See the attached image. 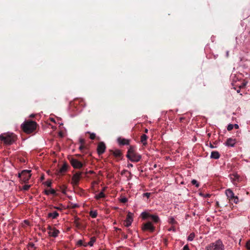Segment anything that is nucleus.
I'll return each mask as SVG.
<instances>
[{"mask_svg": "<svg viewBox=\"0 0 250 250\" xmlns=\"http://www.w3.org/2000/svg\"><path fill=\"white\" fill-rule=\"evenodd\" d=\"M0 140L6 145H11L17 140V136L13 133L0 135Z\"/></svg>", "mask_w": 250, "mask_h": 250, "instance_id": "f257e3e1", "label": "nucleus"}, {"mask_svg": "<svg viewBox=\"0 0 250 250\" xmlns=\"http://www.w3.org/2000/svg\"><path fill=\"white\" fill-rule=\"evenodd\" d=\"M37 126V124L36 122L33 121H28L25 122L21 125V128L25 133L27 134H30L36 130Z\"/></svg>", "mask_w": 250, "mask_h": 250, "instance_id": "f03ea898", "label": "nucleus"}, {"mask_svg": "<svg viewBox=\"0 0 250 250\" xmlns=\"http://www.w3.org/2000/svg\"><path fill=\"white\" fill-rule=\"evenodd\" d=\"M126 157L133 162H139L142 158L140 154L136 153L134 146H129L127 152Z\"/></svg>", "mask_w": 250, "mask_h": 250, "instance_id": "7ed1b4c3", "label": "nucleus"}, {"mask_svg": "<svg viewBox=\"0 0 250 250\" xmlns=\"http://www.w3.org/2000/svg\"><path fill=\"white\" fill-rule=\"evenodd\" d=\"M207 250H224V246L222 242L218 240L214 243H211L207 247Z\"/></svg>", "mask_w": 250, "mask_h": 250, "instance_id": "20e7f679", "label": "nucleus"}, {"mask_svg": "<svg viewBox=\"0 0 250 250\" xmlns=\"http://www.w3.org/2000/svg\"><path fill=\"white\" fill-rule=\"evenodd\" d=\"M72 166L76 169H80L83 167V164L77 159L71 158H68Z\"/></svg>", "mask_w": 250, "mask_h": 250, "instance_id": "39448f33", "label": "nucleus"}, {"mask_svg": "<svg viewBox=\"0 0 250 250\" xmlns=\"http://www.w3.org/2000/svg\"><path fill=\"white\" fill-rule=\"evenodd\" d=\"M30 170H23L22 173L23 175L21 179V182L23 183H27L30 179L31 174Z\"/></svg>", "mask_w": 250, "mask_h": 250, "instance_id": "423d86ee", "label": "nucleus"}, {"mask_svg": "<svg viewBox=\"0 0 250 250\" xmlns=\"http://www.w3.org/2000/svg\"><path fill=\"white\" fill-rule=\"evenodd\" d=\"M83 173V172H77L73 175L71 183L73 185H77L78 184L80 177Z\"/></svg>", "mask_w": 250, "mask_h": 250, "instance_id": "0eeeda50", "label": "nucleus"}, {"mask_svg": "<svg viewBox=\"0 0 250 250\" xmlns=\"http://www.w3.org/2000/svg\"><path fill=\"white\" fill-rule=\"evenodd\" d=\"M133 214L130 212H128L127 215L126 219L125 221V226L128 227L131 226L132 222H133Z\"/></svg>", "mask_w": 250, "mask_h": 250, "instance_id": "6e6552de", "label": "nucleus"}, {"mask_svg": "<svg viewBox=\"0 0 250 250\" xmlns=\"http://www.w3.org/2000/svg\"><path fill=\"white\" fill-rule=\"evenodd\" d=\"M105 148L106 146L104 142H101L99 143L97 149V151L98 155H100L103 154L105 150Z\"/></svg>", "mask_w": 250, "mask_h": 250, "instance_id": "1a4fd4ad", "label": "nucleus"}, {"mask_svg": "<svg viewBox=\"0 0 250 250\" xmlns=\"http://www.w3.org/2000/svg\"><path fill=\"white\" fill-rule=\"evenodd\" d=\"M142 229L144 231L149 230V231L152 232L155 230V227L153 226L151 222H148L146 224H144L143 226L142 227Z\"/></svg>", "mask_w": 250, "mask_h": 250, "instance_id": "9d476101", "label": "nucleus"}, {"mask_svg": "<svg viewBox=\"0 0 250 250\" xmlns=\"http://www.w3.org/2000/svg\"><path fill=\"white\" fill-rule=\"evenodd\" d=\"M68 165L66 162H64L62 166V167L57 171L56 174L57 175H60L61 174H63L66 172L67 170Z\"/></svg>", "mask_w": 250, "mask_h": 250, "instance_id": "9b49d317", "label": "nucleus"}, {"mask_svg": "<svg viewBox=\"0 0 250 250\" xmlns=\"http://www.w3.org/2000/svg\"><path fill=\"white\" fill-rule=\"evenodd\" d=\"M117 141L120 145H129L130 142L129 140L122 138L121 137L118 138Z\"/></svg>", "mask_w": 250, "mask_h": 250, "instance_id": "f8f14e48", "label": "nucleus"}, {"mask_svg": "<svg viewBox=\"0 0 250 250\" xmlns=\"http://www.w3.org/2000/svg\"><path fill=\"white\" fill-rule=\"evenodd\" d=\"M236 140L233 139L232 138H229L227 139L225 144L226 146H231L233 147L234 146L235 144H236Z\"/></svg>", "mask_w": 250, "mask_h": 250, "instance_id": "ddd939ff", "label": "nucleus"}, {"mask_svg": "<svg viewBox=\"0 0 250 250\" xmlns=\"http://www.w3.org/2000/svg\"><path fill=\"white\" fill-rule=\"evenodd\" d=\"M59 233V230L57 229L56 228H53L52 231H49L48 232V234L49 236L53 237H56Z\"/></svg>", "mask_w": 250, "mask_h": 250, "instance_id": "4468645a", "label": "nucleus"}, {"mask_svg": "<svg viewBox=\"0 0 250 250\" xmlns=\"http://www.w3.org/2000/svg\"><path fill=\"white\" fill-rule=\"evenodd\" d=\"M226 194L229 200L232 199V198H234V196L233 191L230 189H228L226 190Z\"/></svg>", "mask_w": 250, "mask_h": 250, "instance_id": "2eb2a0df", "label": "nucleus"}, {"mask_svg": "<svg viewBox=\"0 0 250 250\" xmlns=\"http://www.w3.org/2000/svg\"><path fill=\"white\" fill-rule=\"evenodd\" d=\"M112 152L113 155L117 158V157H122V153L121 151L119 149H116L115 150H110Z\"/></svg>", "mask_w": 250, "mask_h": 250, "instance_id": "dca6fc26", "label": "nucleus"}, {"mask_svg": "<svg viewBox=\"0 0 250 250\" xmlns=\"http://www.w3.org/2000/svg\"><path fill=\"white\" fill-rule=\"evenodd\" d=\"M220 155L218 151H212L211 153L210 158L214 159H218L219 158Z\"/></svg>", "mask_w": 250, "mask_h": 250, "instance_id": "f3484780", "label": "nucleus"}, {"mask_svg": "<svg viewBox=\"0 0 250 250\" xmlns=\"http://www.w3.org/2000/svg\"><path fill=\"white\" fill-rule=\"evenodd\" d=\"M59 216V213L56 211H54L53 212H50L48 214V217H51L53 219L56 218Z\"/></svg>", "mask_w": 250, "mask_h": 250, "instance_id": "a211bd4d", "label": "nucleus"}, {"mask_svg": "<svg viewBox=\"0 0 250 250\" xmlns=\"http://www.w3.org/2000/svg\"><path fill=\"white\" fill-rule=\"evenodd\" d=\"M147 139V136L146 134H143L141 136V142L142 143L143 145L145 146L147 144V143H146Z\"/></svg>", "mask_w": 250, "mask_h": 250, "instance_id": "6ab92c4d", "label": "nucleus"}, {"mask_svg": "<svg viewBox=\"0 0 250 250\" xmlns=\"http://www.w3.org/2000/svg\"><path fill=\"white\" fill-rule=\"evenodd\" d=\"M149 217L155 222L157 223L159 221V218L158 216L156 215L150 214Z\"/></svg>", "mask_w": 250, "mask_h": 250, "instance_id": "aec40b11", "label": "nucleus"}, {"mask_svg": "<svg viewBox=\"0 0 250 250\" xmlns=\"http://www.w3.org/2000/svg\"><path fill=\"white\" fill-rule=\"evenodd\" d=\"M44 193L46 195H48L50 194L55 195L56 194V191L54 189H51L50 190H45Z\"/></svg>", "mask_w": 250, "mask_h": 250, "instance_id": "412c9836", "label": "nucleus"}, {"mask_svg": "<svg viewBox=\"0 0 250 250\" xmlns=\"http://www.w3.org/2000/svg\"><path fill=\"white\" fill-rule=\"evenodd\" d=\"M105 196L104 193L103 192V191H101L99 194L96 195L95 196V198L97 200L100 199L102 198H104Z\"/></svg>", "mask_w": 250, "mask_h": 250, "instance_id": "4be33fe9", "label": "nucleus"}, {"mask_svg": "<svg viewBox=\"0 0 250 250\" xmlns=\"http://www.w3.org/2000/svg\"><path fill=\"white\" fill-rule=\"evenodd\" d=\"M95 241H96L95 237H92L90 238V241L88 242V244H87V245L91 247L93 245V244L95 242Z\"/></svg>", "mask_w": 250, "mask_h": 250, "instance_id": "5701e85b", "label": "nucleus"}, {"mask_svg": "<svg viewBox=\"0 0 250 250\" xmlns=\"http://www.w3.org/2000/svg\"><path fill=\"white\" fill-rule=\"evenodd\" d=\"M195 237V233L194 232L191 233L188 237V240L191 241Z\"/></svg>", "mask_w": 250, "mask_h": 250, "instance_id": "b1692460", "label": "nucleus"}, {"mask_svg": "<svg viewBox=\"0 0 250 250\" xmlns=\"http://www.w3.org/2000/svg\"><path fill=\"white\" fill-rule=\"evenodd\" d=\"M150 214L148 213H146V212H143L142 213V218L143 219H147L148 217L150 216Z\"/></svg>", "mask_w": 250, "mask_h": 250, "instance_id": "393cba45", "label": "nucleus"}, {"mask_svg": "<svg viewBox=\"0 0 250 250\" xmlns=\"http://www.w3.org/2000/svg\"><path fill=\"white\" fill-rule=\"evenodd\" d=\"M168 222L170 224L172 225L177 224V222L173 217H170L169 218Z\"/></svg>", "mask_w": 250, "mask_h": 250, "instance_id": "a878e982", "label": "nucleus"}, {"mask_svg": "<svg viewBox=\"0 0 250 250\" xmlns=\"http://www.w3.org/2000/svg\"><path fill=\"white\" fill-rule=\"evenodd\" d=\"M90 215L92 218H96L97 216V213L96 211H91L90 212Z\"/></svg>", "mask_w": 250, "mask_h": 250, "instance_id": "bb28decb", "label": "nucleus"}, {"mask_svg": "<svg viewBox=\"0 0 250 250\" xmlns=\"http://www.w3.org/2000/svg\"><path fill=\"white\" fill-rule=\"evenodd\" d=\"M43 184L47 186L48 187H50L51 186L52 182L51 180H48L44 183H43Z\"/></svg>", "mask_w": 250, "mask_h": 250, "instance_id": "cd10ccee", "label": "nucleus"}, {"mask_svg": "<svg viewBox=\"0 0 250 250\" xmlns=\"http://www.w3.org/2000/svg\"><path fill=\"white\" fill-rule=\"evenodd\" d=\"M77 245L80 246L83 245L84 247H86L87 246V244H83V241L82 240H79L77 242Z\"/></svg>", "mask_w": 250, "mask_h": 250, "instance_id": "c85d7f7f", "label": "nucleus"}, {"mask_svg": "<svg viewBox=\"0 0 250 250\" xmlns=\"http://www.w3.org/2000/svg\"><path fill=\"white\" fill-rule=\"evenodd\" d=\"M191 183L193 184V185H195V186L196 187H198L199 186V183L197 182V181L195 180V179H193L191 181Z\"/></svg>", "mask_w": 250, "mask_h": 250, "instance_id": "c756f323", "label": "nucleus"}, {"mask_svg": "<svg viewBox=\"0 0 250 250\" xmlns=\"http://www.w3.org/2000/svg\"><path fill=\"white\" fill-rule=\"evenodd\" d=\"M233 201V202L235 204H237L238 202L239 199L237 196H234V198H232V199H231Z\"/></svg>", "mask_w": 250, "mask_h": 250, "instance_id": "7c9ffc66", "label": "nucleus"}, {"mask_svg": "<svg viewBox=\"0 0 250 250\" xmlns=\"http://www.w3.org/2000/svg\"><path fill=\"white\" fill-rule=\"evenodd\" d=\"M233 128V125L232 124H229L227 126V130L228 131L231 130Z\"/></svg>", "mask_w": 250, "mask_h": 250, "instance_id": "2f4dec72", "label": "nucleus"}, {"mask_svg": "<svg viewBox=\"0 0 250 250\" xmlns=\"http://www.w3.org/2000/svg\"><path fill=\"white\" fill-rule=\"evenodd\" d=\"M30 185H25L23 187L22 189L24 190H27L30 188Z\"/></svg>", "mask_w": 250, "mask_h": 250, "instance_id": "473e14b6", "label": "nucleus"}, {"mask_svg": "<svg viewBox=\"0 0 250 250\" xmlns=\"http://www.w3.org/2000/svg\"><path fill=\"white\" fill-rule=\"evenodd\" d=\"M127 201V199L125 197L122 198L120 199V202L123 203H125Z\"/></svg>", "mask_w": 250, "mask_h": 250, "instance_id": "72a5a7b5", "label": "nucleus"}, {"mask_svg": "<svg viewBox=\"0 0 250 250\" xmlns=\"http://www.w3.org/2000/svg\"><path fill=\"white\" fill-rule=\"evenodd\" d=\"M246 247L248 250H250V240L246 243Z\"/></svg>", "mask_w": 250, "mask_h": 250, "instance_id": "f704fd0d", "label": "nucleus"}, {"mask_svg": "<svg viewBox=\"0 0 250 250\" xmlns=\"http://www.w3.org/2000/svg\"><path fill=\"white\" fill-rule=\"evenodd\" d=\"M96 137V135H95V134L93 133H91L90 134V138L91 139V140H94Z\"/></svg>", "mask_w": 250, "mask_h": 250, "instance_id": "c9c22d12", "label": "nucleus"}, {"mask_svg": "<svg viewBox=\"0 0 250 250\" xmlns=\"http://www.w3.org/2000/svg\"><path fill=\"white\" fill-rule=\"evenodd\" d=\"M23 175L22 171L18 174V177L20 178L21 181L22 177Z\"/></svg>", "mask_w": 250, "mask_h": 250, "instance_id": "e433bc0d", "label": "nucleus"}, {"mask_svg": "<svg viewBox=\"0 0 250 250\" xmlns=\"http://www.w3.org/2000/svg\"><path fill=\"white\" fill-rule=\"evenodd\" d=\"M168 231H171V230H172L173 231H175L176 230V229H175V228L173 226L171 227V228H170L168 229Z\"/></svg>", "mask_w": 250, "mask_h": 250, "instance_id": "4c0bfd02", "label": "nucleus"}, {"mask_svg": "<svg viewBox=\"0 0 250 250\" xmlns=\"http://www.w3.org/2000/svg\"><path fill=\"white\" fill-rule=\"evenodd\" d=\"M79 142L81 144V145H83L84 143V140L82 138H80L79 139Z\"/></svg>", "mask_w": 250, "mask_h": 250, "instance_id": "58836bf2", "label": "nucleus"}, {"mask_svg": "<svg viewBox=\"0 0 250 250\" xmlns=\"http://www.w3.org/2000/svg\"><path fill=\"white\" fill-rule=\"evenodd\" d=\"M183 250H189V248L188 247V246L187 245H185L184 248H183Z\"/></svg>", "mask_w": 250, "mask_h": 250, "instance_id": "ea45409f", "label": "nucleus"}, {"mask_svg": "<svg viewBox=\"0 0 250 250\" xmlns=\"http://www.w3.org/2000/svg\"><path fill=\"white\" fill-rule=\"evenodd\" d=\"M150 193L146 192V193H144V196H146L147 198H148L150 196Z\"/></svg>", "mask_w": 250, "mask_h": 250, "instance_id": "a19ab883", "label": "nucleus"}, {"mask_svg": "<svg viewBox=\"0 0 250 250\" xmlns=\"http://www.w3.org/2000/svg\"><path fill=\"white\" fill-rule=\"evenodd\" d=\"M122 235L123 236L124 239H127V235L125 234L124 233H122Z\"/></svg>", "mask_w": 250, "mask_h": 250, "instance_id": "79ce46f5", "label": "nucleus"}, {"mask_svg": "<svg viewBox=\"0 0 250 250\" xmlns=\"http://www.w3.org/2000/svg\"><path fill=\"white\" fill-rule=\"evenodd\" d=\"M59 136H60L61 138H62L63 137V133L62 132V131H60L59 133Z\"/></svg>", "mask_w": 250, "mask_h": 250, "instance_id": "37998d69", "label": "nucleus"}, {"mask_svg": "<svg viewBox=\"0 0 250 250\" xmlns=\"http://www.w3.org/2000/svg\"><path fill=\"white\" fill-rule=\"evenodd\" d=\"M127 172V170H126L124 169V170H123V171H122V172H121V175H124V174L125 173V172Z\"/></svg>", "mask_w": 250, "mask_h": 250, "instance_id": "c03bdc74", "label": "nucleus"}, {"mask_svg": "<svg viewBox=\"0 0 250 250\" xmlns=\"http://www.w3.org/2000/svg\"><path fill=\"white\" fill-rule=\"evenodd\" d=\"M233 127H234L235 129L239 128V125L238 124H234L233 125Z\"/></svg>", "mask_w": 250, "mask_h": 250, "instance_id": "a18cd8bd", "label": "nucleus"}, {"mask_svg": "<svg viewBox=\"0 0 250 250\" xmlns=\"http://www.w3.org/2000/svg\"><path fill=\"white\" fill-rule=\"evenodd\" d=\"M29 246L31 247V248H34V246H35V245L33 243H31L29 244Z\"/></svg>", "mask_w": 250, "mask_h": 250, "instance_id": "49530a36", "label": "nucleus"}, {"mask_svg": "<svg viewBox=\"0 0 250 250\" xmlns=\"http://www.w3.org/2000/svg\"><path fill=\"white\" fill-rule=\"evenodd\" d=\"M84 148V146L83 145H81L79 147V149L82 150Z\"/></svg>", "mask_w": 250, "mask_h": 250, "instance_id": "de8ad7c7", "label": "nucleus"}, {"mask_svg": "<svg viewBox=\"0 0 250 250\" xmlns=\"http://www.w3.org/2000/svg\"><path fill=\"white\" fill-rule=\"evenodd\" d=\"M93 173V171H92V170H90L89 171H86L85 172V175L87 174V173Z\"/></svg>", "mask_w": 250, "mask_h": 250, "instance_id": "09e8293b", "label": "nucleus"}, {"mask_svg": "<svg viewBox=\"0 0 250 250\" xmlns=\"http://www.w3.org/2000/svg\"><path fill=\"white\" fill-rule=\"evenodd\" d=\"M133 167V165H132V164H130V163H129V164H128L127 165V167Z\"/></svg>", "mask_w": 250, "mask_h": 250, "instance_id": "8fccbe9b", "label": "nucleus"}, {"mask_svg": "<svg viewBox=\"0 0 250 250\" xmlns=\"http://www.w3.org/2000/svg\"><path fill=\"white\" fill-rule=\"evenodd\" d=\"M44 179V175H42L41 176V180L42 181V180H43Z\"/></svg>", "mask_w": 250, "mask_h": 250, "instance_id": "3c124183", "label": "nucleus"}, {"mask_svg": "<svg viewBox=\"0 0 250 250\" xmlns=\"http://www.w3.org/2000/svg\"><path fill=\"white\" fill-rule=\"evenodd\" d=\"M48 229L50 230V231H52V230L53 229L51 228V226H49L48 227Z\"/></svg>", "mask_w": 250, "mask_h": 250, "instance_id": "603ef678", "label": "nucleus"}, {"mask_svg": "<svg viewBox=\"0 0 250 250\" xmlns=\"http://www.w3.org/2000/svg\"><path fill=\"white\" fill-rule=\"evenodd\" d=\"M78 207V206L77 204H75V205H74L73 206V208H77V207Z\"/></svg>", "mask_w": 250, "mask_h": 250, "instance_id": "864d4df0", "label": "nucleus"}, {"mask_svg": "<svg viewBox=\"0 0 250 250\" xmlns=\"http://www.w3.org/2000/svg\"><path fill=\"white\" fill-rule=\"evenodd\" d=\"M145 133H147V132H148V129H146H146H145Z\"/></svg>", "mask_w": 250, "mask_h": 250, "instance_id": "5fc2aeb1", "label": "nucleus"}, {"mask_svg": "<svg viewBox=\"0 0 250 250\" xmlns=\"http://www.w3.org/2000/svg\"><path fill=\"white\" fill-rule=\"evenodd\" d=\"M210 147H211V148L214 147L211 144H210Z\"/></svg>", "mask_w": 250, "mask_h": 250, "instance_id": "6e6d98bb", "label": "nucleus"}, {"mask_svg": "<svg viewBox=\"0 0 250 250\" xmlns=\"http://www.w3.org/2000/svg\"><path fill=\"white\" fill-rule=\"evenodd\" d=\"M184 119V118H180V121L181 122L182 121V120H183Z\"/></svg>", "mask_w": 250, "mask_h": 250, "instance_id": "4d7b16f0", "label": "nucleus"}, {"mask_svg": "<svg viewBox=\"0 0 250 250\" xmlns=\"http://www.w3.org/2000/svg\"><path fill=\"white\" fill-rule=\"evenodd\" d=\"M105 188H106L104 187L102 191H103V192H104V190L105 189Z\"/></svg>", "mask_w": 250, "mask_h": 250, "instance_id": "13d9d810", "label": "nucleus"}, {"mask_svg": "<svg viewBox=\"0 0 250 250\" xmlns=\"http://www.w3.org/2000/svg\"><path fill=\"white\" fill-rule=\"evenodd\" d=\"M209 196H210V195H209V194H207V195L205 196V197H209Z\"/></svg>", "mask_w": 250, "mask_h": 250, "instance_id": "bf43d9fd", "label": "nucleus"}, {"mask_svg": "<svg viewBox=\"0 0 250 250\" xmlns=\"http://www.w3.org/2000/svg\"><path fill=\"white\" fill-rule=\"evenodd\" d=\"M62 192L63 194H65V190H63L62 191Z\"/></svg>", "mask_w": 250, "mask_h": 250, "instance_id": "052dcab7", "label": "nucleus"}, {"mask_svg": "<svg viewBox=\"0 0 250 250\" xmlns=\"http://www.w3.org/2000/svg\"><path fill=\"white\" fill-rule=\"evenodd\" d=\"M30 117H34V115H30Z\"/></svg>", "mask_w": 250, "mask_h": 250, "instance_id": "680f3d73", "label": "nucleus"}, {"mask_svg": "<svg viewBox=\"0 0 250 250\" xmlns=\"http://www.w3.org/2000/svg\"><path fill=\"white\" fill-rule=\"evenodd\" d=\"M51 121L54 122L55 121H54V120L53 119H51Z\"/></svg>", "mask_w": 250, "mask_h": 250, "instance_id": "e2e57ef3", "label": "nucleus"}, {"mask_svg": "<svg viewBox=\"0 0 250 250\" xmlns=\"http://www.w3.org/2000/svg\"><path fill=\"white\" fill-rule=\"evenodd\" d=\"M116 229H117V230H120V229H119L118 228H116Z\"/></svg>", "mask_w": 250, "mask_h": 250, "instance_id": "0e129e2a", "label": "nucleus"}, {"mask_svg": "<svg viewBox=\"0 0 250 250\" xmlns=\"http://www.w3.org/2000/svg\"><path fill=\"white\" fill-rule=\"evenodd\" d=\"M25 222H26V223H27V221H25Z\"/></svg>", "mask_w": 250, "mask_h": 250, "instance_id": "69168bd1", "label": "nucleus"}, {"mask_svg": "<svg viewBox=\"0 0 250 250\" xmlns=\"http://www.w3.org/2000/svg\"><path fill=\"white\" fill-rule=\"evenodd\" d=\"M25 222H26V223H27V221H25Z\"/></svg>", "mask_w": 250, "mask_h": 250, "instance_id": "338daca9", "label": "nucleus"}]
</instances>
